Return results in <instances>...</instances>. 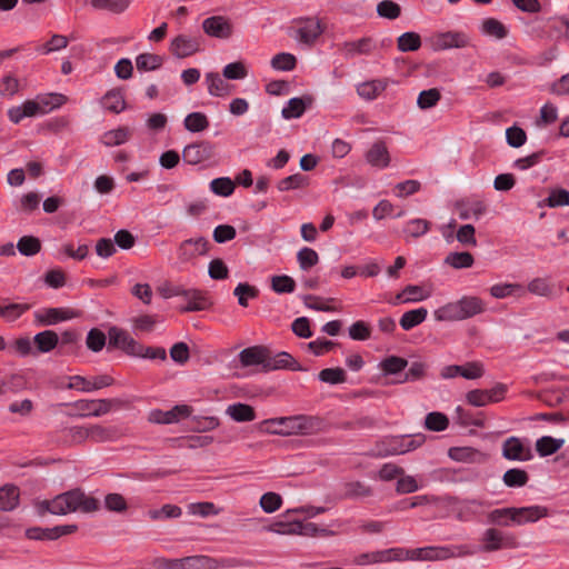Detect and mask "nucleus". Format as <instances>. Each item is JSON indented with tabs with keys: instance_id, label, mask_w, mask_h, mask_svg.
Here are the masks:
<instances>
[{
	"instance_id": "obj_1",
	"label": "nucleus",
	"mask_w": 569,
	"mask_h": 569,
	"mask_svg": "<svg viewBox=\"0 0 569 569\" xmlns=\"http://www.w3.org/2000/svg\"><path fill=\"white\" fill-rule=\"evenodd\" d=\"M99 508V501L87 496L80 489H74L54 497L52 500H42L37 503L39 515L50 512L52 515H67L81 510L92 512Z\"/></svg>"
},
{
	"instance_id": "obj_2",
	"label": "nucleus",
	"mask_w": 569,
	"mask_h": 569,
	"mask_svg": "<svg viewBox=\"0 0 569 569\" xmlns=\"http://www.w3.org/2000/svg\"><path fill=\"white\" fill-rule=\"evenodd\" d=\"M322 420L312 416H290L267 419L261 422V430L274 435H312L320 431Z\"/></svg>"
},
{
	"instance_id": "obj_3",
	"label": "nucleus",
	"mask_w": 569,
	"mask_h": 569,
	"mask_svg": "<svg viewBox=\"0 0 569 569\" xmlns=\"http://www.w3.org/2000/svg\"><path fill=\"white\" fill-rule=\"evenodd\" d=\"M486 303L475 296H463L461 299L448 302L435 310L437 321H461L486 311Z\"/></svg>"
},
{
	"instance_id": "obj_4",
	"label": "nucleus",
	"mask_w": 569,
	"mask_h": 569,
	"mask_svg": "<svg viewBox=\"0 0 569 569\" xmlns=\"http://www.w3.org/2000/svg\"><path fill=\"white\" fill-rule=\"evenodd\" d=\"M66 100L67 98L60 93L39 97L38 100H27L21 106L9 109L8 117L13 123H19L26 117L44 114L49 110L63 104Z\"/></svg>"
},
{
	"instance_id": "obj_5",
	"label": "nucleus",
	"mask_w": 569,
	"mask_h": 569,
	"mask_svg": "<svg viewBox=\"0 0 569 569\" xmlns=\"http://www.w3.org/2000/svg\"><path fill=\"white\" fill-rule=\"evenodd\" d=\"M202 47L203 37L201 34L180 33L171 40L169 51L176 58L183 59L202 51Z\"/></svg>"
},
{
	"instance_id": "obj_6",
	"label": "nucleus",
	"mask_w": 569,
	"mask_h": 569,
	"mask_svg": "<svg viewBox=\"0 0 569 569\" xmlns=\"http://www.w3.org/2000/svg\"><path fill=\"white\" fill-rule=\"evenodd\" d=\"M209 250V241L203 238H190L183 240L177 249V258L180 263L194 264L196 260L200 256L207 254Z\"/></svg>"
},
{
	"instance_id": "obj_7",
	"label": "nucleus",
	"mask_w": 569,
	"mask_h": 569,
	"mask_svg": "<svg viewBox=\"0 0 569 569\" xmlns=\"http://www.w3.org/2000/svg\"><path fill=\"white\" fill-rule=\"evenodd\" d=\"M480 548L485 552H492L505 548H513L516 540L512 535L506 533L498 528H488L480 538Z\"/></svg>"
},
{
	"instance_id": "obj_8",
	"label": "nucleus",
	"mask_w": 569,
	"mask_h": 569,
	"mask_svg": "<svg viewBox=\"0 0 569 569\" xmlns=\"http://www.w3.org/2000/svg\"><path fill=\"white\" fill-rule=\"evenodd\" d=\"M292 36L305 44H312L323 32L320 21L316 18L299 19L291 27Z\"/></svg>"
},
{
	"instance_id": "obj_9",
	"label": "nucleus",
	"mask_w": 569,
	"mask_h": 569,
	"mask_svg": "<svg viewBox=\"0 0 569 569\" xmlns=\"http://www.w3.org/2000/svg\"><path fill=\"white\" fill-rule=\"evenodd\" d=\"M120 405L118 399H82L73 402L71 406L79 410V417H101L111 411L112 407Z\"/></svg>"
},
{
	"instance_id": "obj_10",
	"label": "nucleus",
	"mask_w": 569,
	"mask_h": 569,
	"mask_svg": "<svg viewBox=\"0 0 569 569\" xmlns=\"http://www.w3.org/2000/svg\"><path fill=\"white\" fill-rule=\"evenodd\" d=\"M406 556L405 548H390L385 550H377L371 552L360 553L356 557L355 563L358 566H366L371 563H382L391 561H403Z\"/></svg>"
},
{
	"instance_id": "obj_11",
	"label": "nucleus",
	"mask_w": 569,
	"mask_h": 569,
	"mask_svg": "<svg viewBox=\"0 0 569 569\" xmlns=\"http://www.w3.org/2000/svg\"><path fill=\"white\" fill-rule=\"evenodd\" d=\"M501 455L510 461H529L533 457L530 446L518 437H509L502 442Z\"/></svg>"
},
{
	"instance_id": "obj_12",
	"label": "nucleus",
	"mask_w": 569,
	"mask_h": 569,
	"mask_svg": "<svg viewBox=\"0 0 569 569\" xmlns=\"http://www.w3.org/2000/svg\"><path fill=\"white\" fill-rule=\"evenodd\" d=\"M470 44V37L463 31L439 32L432 36L431 46L435 50L466 48Z\"/></svg>"
},
{
	"instance_id": "obj_13",
	"label": "nucleus",
	"mask_w": 569,
	"mask_h": 569,
	"mask_svg": "<svg viewBox=\"0 0 569 569\" xmlns=\"http://www.w3.org/2000/svg\"><path fill=\"white\" fill-rule=\"evenodd\" d=\"M426 438L421 433L392 437L387 441V455H403L419 448Z\"/></svg>"
},
{
	"instance_id": "obj_14",
	"label": "nucleus",
	"mask_w": 569,
	"mask_h": 569,
	"mask_svg": "<svg viewBox=\"0 0 569 569\" xmlns=\"http://www.w3.org/2000/svg\"><path fill=\"white\" fill-rule=\"evenodd\" d=\"M34 321L41 326H53L73 319L78 313L69 308H43L34 313Z\"/></svg>"
},
{
	"instance_id": "obj_15",
	"label": "nucleus",
	"mask_w": 569,
	"mask_h": 569,
	"mask_svg": "<svg viewBox=\"0 0 569 569\" xmlns=\"http://www.w3.org/2000/svg\"><path fill=\"white\" fill-rule=\"evenodd\" d=\"M191 408L187 405L174 406L171 410L162 411L154 409L150 411L148 420L153 423H174L182 418H187L191 415Z\"/></svg>"
},
{
	"instance_id": "obj_16",
	"label": "nucleus",
	"mask_w": 569,
	"mask_h": 569,
	"mask_svg": "<svg viewBox=\"0 0 569 569\" xmlns=\"http://www.w3.org/2000/svg\"><path fill=\"white\" fill-rule=\"evenodd\" d=\"M377 49L376 41L370 37H365L353 41L343 42L339 50L346 58H353L361 54H370Z\"/></svg>"
},
{
	"instance_id": "obj_17",
	"label": "nucleus",
	"mask_w": 569,
	"mask_h": 569,
	"mask_svg": "<svg viewBox=\"0 0 569 569\" xmlns=\"http://www.w3.org/2000/svg\"><path fill=\"white\" fill-rule=\"evenodd\" d=\"M547 515V508L541 506H528L520 508L513 507V526H523L526 523L537 522L539 519L546 517Z\"/></svg>"
},
{
	"instance_id": "obj_18",
	"label": "nucleus",
	"mask_w": 569,
	"mask_h": 569,
	"mask_svg": "<svg viewBox=\"0 0 569 569\" xmlns=\"http://www.w3.org/2000/svg\"><path fill=\"white\" fill-rule=\"evenodd\" d=\"M212 156V146L209 142H197L183 149V160L190 164H198Z\"/></svg>"
},
{
	"instance_id": "obj_19",
	"label": "nucleus",
	"mask_w": 569,
	"mask_h": 569,
	"mask_svg": "<svg viewBox=\"0 0 569 569\" xmlns=\"http://www.w3.org/2000/svg\"><path fill=\"white\" fill-rule=\"evenodd\" d=\"M183 298L187 300V306L182 308V311H202L208 309L212 302L207 292L198 289H186L183 291Z\"/></svg>"
},
{
	"instance_id": "obj_20",
	"label": "nucleus",
	"mask_w": 569,
	"mask_h": 569,
	"mask_svg": "<svg viewBox=\"0 0 569 569\" xmlns=\"http://www.w3.org/2000/svg\"><path fill=\"white\" fill-rule=\"evenodd\" d=\"M448 456L455 461L466 463H483L487 460L486 453L472 447H452Z\"/></svg>"
},
{
	"instance_id": "obj_21",
	"label": "nucleus",
	"mask_w": 569,
	"mask_h": 569,
	"mask_svg": "<svg viewBox=\"0 0 569 569\" xmlns=\"http://www.w3.org/2000/svg\"><path fill=\"white\" fill-rule=\"evenodd\" d=\"M203 31L211 37L226 39L231 34L230 23L221 16L207 18L202 22Z\"/></svg>"
},
{
	"instance_id": "obj_22",
	"label": "nucleus",
	"mask_w": 569,
	"mask_h": 569,
	"mask_svg": "<svg viewBox=\"0 0 569 569\" xmlns=\"http://www.w3.org/2000/svg\"><path fill=\"white\" fill-rule=\"evenodd\" d=\"M449 557V549L439 547H423L417 549H406V559L410 560H438Z\"/></svg>"
},
{
	"instance_id": "obj_23",
	"label": "nucleus",
	"mask_w": 569,
	"mask_h": 569,
	"mask_svg": "<svg viewBox=\"0 0 569 569\" xmlns=\"http://www.w3.org/2000/svg\"><path fill=\"white\" fill-rule=\"evenodd\" d=\"M239 360L242 367L262 365L266 369L268 349L261 346L246 348L239 353Z\"/></svg>"
},
{
	"instance_id": "obj_24",
	"label": "nucleus",
	"mask_w": 569,
	"mask_h": 569,
	"mask_svg": "<svg viewBox=\"0 0 569 569\" xmlns=\"http://www.w3.org/2000/svg\"><path fill=\"white\" fill-rule=\"evenodd\" d=\"M485 502L477 499L463 500L455 508L456 517L460 521H470L482 512Z\"/></svg>"
},
{
	"instance_id": "obj_25",
	"label": "nucleus",
	"mask_w": 569,
	"mask_h": 569,
	"mask_svg": "<svg viewBox=\"0 0 569 569\" xmlns=\"http://www.w3.org/2000/svg\"><path fill=\"white\" fill-rule=\"evenodd\" d=\"M312 98L309 96L301 98H291L287 106L282 109L281 114L284 119L300 118L306 109L311 106Z\"/></svg>"
},
{
	"instance_id": "obj_26",
	"label": "nucleus",
	"mask_w": 569,
	"mask_h": 569,
	"mask_svg": "<svg viewBox=\"0 0 569 569\" xmlns=\"http://www.w3.org/2000/svg\"><path fill=\"white\" fill-rule=\"evenodd\" d=\"M367 161L377 168H386L390 162V156L383 142L378 141L371 146L366 154Z\"/></svg>"
},
{
	"instance_id": "obj_27",
	"label": "nucleus",
	"mask_w": 569,
	"mask_h": 569,
	"mask_svg": "<svg viewBox=\"0 0 569 569\" xmlns=\"http://www.w3.org/2000/svg\"><path fill=\"white\" fill-rule=\"evenodd\" d=\"M204 81L210 96L226 97L230 94L231 86L227 83L218 72L206 73Z\"/></svg>"
},
{
	"instance_id": "obj_28",
	"label": "nucleus",
	"mask_w": 569,
	"mask_h": 569,
	"mask_svg": "<svg viewBox=\"0 0 569 569\" xmlns=\"http://www.w3.org/2000/svg\"><path fill=\"white\" fill-rule=\"evenodd\" d=\"M226 413L237 422H249L256 419L254 409L250 405L242 402L229 405Z\"/></svg>"
},
{
	"instance_id": "obj_29",
	"label": "nucleus",
	"mask_w": 569,
	"mask_h": 569,
	"mask_svg": "<svg viewBox=\"0 0 569 569\" xmlns=\"http://www.w3.org/2000/svg\"><path fill=\"white\" fill-rule=\"evenodd\" d=\"M387 88V81L383 79H375L366 81L357 87L358 94L367 100L376 99Z\"/></svg>"
},
{
	"instance_id": "obj_30",
	"label": "nucleus",
	"mask_w": 569,
	"mask_h": 569,
	"mask_svg": "<svg viewBox=\"0 0 569 569\" xmlns=\"http://www.w3.org/2000/svg\"><path fill=\"white\" fill-rule=\"evenodd\" d=\"M132 136L129 127H119L103 133L101 141L107 147L120 146L126 143Z\"/></svg>"
},
{
	"instance_id": "obj_31",
	"label": "nucleus",
	"mask_w": 569,
	"mask_h": 569,
	"mask_svg": "<svg viewBox=\"0 0 569 569\" xmlns=\"http://www.w3.org/2000/svg\"><path fill=\"white\" fill-rule=\"evenodd\" d=\"M430 227H431V222L426 219H421V218L411 219L406 222V224L402 229V234H403L405 239L419 238V237H422L423 234H426L430 230Z\"/></svg>"
},
{
	"instance_id": "obj_32",
	"label": "nucleus",
	"mask_w": 569,
	"mask_h": 569,
	"mask_svg": "<svg viewBox=\"0 0 569 569\" xmlns=\"http://www.w3.org/2000/svg\"><path fill=\"white\" fill-rule=\"evenodd\" d=\"M480 30L483 34L498 40L506 38L509 32L508 28L495 18H486L481 22Z\"/></svg>"
},
{
	"instance_id": "obj_33",
	"label": "nucleus",
	"mask_w": 569,
	"mask_h": 569,
	"mask_svg": "<svg viewBox=\"0 0 569 569\" xmlns=\"http://www.w3.org/2000/svg\"><path fill=\"white\" fill-rule=\"evenodd\" d=\"M513 507L493 509L487 513V522L499 527L513 526Z\"/></svg>"
},
{
	"instance_id": "obj_34",
	"label": "nucleus",
	"mask_w": 569,
	"mask_h": 569,
	"mask_svg": "<svg viewBox=\"0 0 569 569\" xmlns=\"http://www.w3.org/2000/svg\"><path fill=\"white\" fill-rule=\"evenodd\" d=\"M428 310L426 308H418L409 310L400 318V326L403 330L409 331L426 320Z\"/></svg>"
},
{
	"instance_id": "obj_35",
	"label": "nucleus",
	"mask_w": 569,
	"mask_h": 569,
	"mask_svg": "<svg viewBox=\"0 0 569 569\" xmlns=\"http://www.w3.org/2000/svg\"><path fill=\"white\" fill-rule=\"evenodd\" d=\"M296 363L295 359L288 352H279L278 355L271 357L268 351V361L266 363V370H278V369H292L297 370L298 368L293 365Z\"/></svg>"
},
{
	"instance_id": "obj_36",
	"label": "nucleus",
	"mask_w": 569,
	"mask_h": 569,
	"mask_svg": "<svg viewBox=\"0 0 569 569\" xmlns=\"http://www.w3.org/2000/svg\"><path fill=\"white\" fill-rule=\"evenodd\" d=\"M103 107L114 113H120L126 108V101L120 89L108 91L102 98Z\"/></svg>"
},
{
	"instance_id": "obj_37",
	"label": "nucleus",
	"mask_w": 569,
	"mask_h": 569,
	"mask_svg": "<svg viewBox=\"0 0 569 569\" xmlns=\"http://www.w3.org/2000/svg\"><path fill=\"white\" fill-rule=\"evenodd\" d=\"M33 342L38 351L49 352L57 347L59 342V337L54 331L46 330L37 333L33 338Z\"/></svg>"
},
{
	"instance_id": "obj_38",
	"label": "nucleus",
	"mask_w": 569,
	"mask_h": 569,
	"mask_svg": "<svg viewBox=\"0 0 569 569\" xmlns=\"http://www.w3.org/2000/svg\"><path fill=\"white\" fill-rule=\"evenodd\" d=\"M19 502V489L14 486L0 488V510L11 511Z\"/></svg>"
},
{
	"instance_id": "obj_39",
	"label": "nucleus",
	"mask_w": 569,
	"mask_h": 569,
	"mask_svg": "<svg viewBox=\"0 0 569 569\" xmlns=\"http://www.w3.org/2000/svg\"><path fill=\"white\" fill-rule=\"evenodd\" d=\"M118 436L119 432L116 427H104L101 425L90 426V440L93 442L113 441Z\"/></svg>"
},
{
	"instance_id": "obj_40",
	"label": "nucleus",
	"mask_w": 569,
	"mask_h": 569,
	"mask_svg": "<svg viewBox=\"0 0 569 569\" xmlns=\"http://www.w3.org/2000/svg\"><path fill=\"white\" fill-rule=\"evenodd\" d=\"M565 443L563 439H556L549 436L541 437L536 442V449L541 457L557 452Z\"/></svg>"
},
{
	"instance_id": "obj_41",
	"label": "nucleus",
	"mask_w": 569,
	"mask_h": 569,
	"mask_svg": "<svg viewBox=\"0 0 569 569\" xmlns=\"http://www.w3.org/2000/svg\"><path fill=\"white\" fill-rule=\"evenodd\" d=\"M529 476L527 471L511 468L503 473L502 481L509 488H519L527 485Z\"/></svg>"
},
{
	"instance_id": "obj_42",
	"label": "nucleus",
	"mask_w": 569,
	"mask_h": 569,
	"mask_svg": "<svg viewBox=\"0 0 569 569\" xmlns=\"http://www.w3.org/2000/svg\"><path fill=\"white\" fill-rule=\"evenodd\" d=\"M184 128L191 132H201L209 127V120L202 112H191L183 121Z\"/></svg>"
},
{
	"instance_id": "obj_43",
	"label": "nucleus",
	"mask_w": 569,
	"mask_h": 569,
	"mask_svg": "<svg viewBox=\"0 0 569 569\" xmlns=\"http://www.w3.org/2000/svg\"><path fill=\"white\" fill-rule=\"evenodd\" d=\"M372 495V490L369 486L360 481H351L343 485V497L345 498H363Z\"/></svg>"
},
{
	"instance_id": "obj_44",
	"label": "nucleus",
	"mask_w": 569,
	"mask_h": 569,
	"mask_svg": "<svg viewBox=\"0 0 569 569\" xmlns=\"http://www.w3.org/2000/svg\"><path fill=\"white\" fill-rule=\"evenodd\" d=\"M397 47L401 52L417 51L421 47V38L416 32H405L397 39Z\"/></svg>"
},
{
	"instance_id": "obj_45",
	"label": "nucleus",
	"mask_w": 569,
	"mask_h": 569,
	"mask_svg": "<svg viewBox=\"0 0 569 569\" xmlns=\"http://www.w3.org/2000/svg\"><path fill=\"white\" fill-rule=\"evenodd\" d=\"M309 183V179L307 176L301 173H295L292 176L286 177L278 182L279 191H290L295 189H301L307 187Z\"/></svg>"
},
{
	"instance_id": "obj_46",
	"label": "nucleus",
	"mask_w": 569,
	"mask_h": 569,
	"mask_svg": "<svg viewBox=\"0 0 569 569\" xmlns=\"http://www.w3.org/2000/svg\"><path fill=\"white\" fill-rule=\"evenodd\" d=\"M473 261L472 254L467 251L451 252L445 259V262L455 269L470 268Z\"/></svg>"
},
{
	"instance_id": "obj_47",
	"label": "nucleus",
	"mask_w": 569,
	"mask_h": 569,
	"mask_svg": "<svg viewBox=\"0 0 569 569\" xmlns=\"http://www.w3.org/2000/svg\"><path fill=\"white\" fill-rule=\"evenodd\" d=\"M17 249L23 256L31 257L37 254L41 249V242L32 236H23L17 243Z\"/></svg>"
},
{
	"instance_id": "obj_48",
	"label": "nucleus",
	"mask_w": 569,
	"mask_h": 569,
	"mask_svg": "<svg viewBox=\"0 0 569 569\" xmlns=\"http://www.w3.org/2000/svg\"><path fill=\"white\" fill-rule=\"evenodd\" d=\"M162 57L153 53H141L136 59L138 70L151 71L162 66Z\"/></svg>"
},
{
	"instance_id": "obj_49",
	"label": "nucleus",
	"mask_w": 569,
	"mask_h": 569,
	"mask_svg": "<svg viewBox=\"0 0 569 569\" xmlns=\"http://www.w3.org/2000/svg\"><path fill=\"white\" fill-rule=\"evenodd\" d=\"M528 291L539 297H551L553 286L547 278H535L528 283Z\"/></svg>"
},
{
	"instance_id": "obj_50",
	"label": "nucleus",
	"mask_w": 569,
	"mask_h": 569,
	"mask_svg": "<svg viewBox=\"0 0 569 569\" xmlns=\"http://www.w3.org/2000/svg\"><path fill=\"white\" fill-rule=\"evenodd\" d=\"M319 379L330 385L343 383L347 380L346 371L342 368H327L319 372Z\"/></svg>"
},
{
	"instance_id": "obj_51",
	"label": "nucleus",
	"mask_w": 569,
	"mask_h": 569,
	"mask_svg": "<svg viewBox=\"0 0 569 569\" xmlns=\"http://www.w3.org/2000/svg\"><path fill=\"white\" fill-rule=\"evenodd\" d=\"M131 0H91L92 7L100 10H109L114 13L123 12Z\"/></svg>"
},
{
	"instance_id": "obj_52",
	"label": "nucleus",
	"mask_w": 569,
	"mask_h": 569,
	"mask_svg": "<svg viewBox=\"0 0 569 569\" xmlns=\"http://www.w3.org/2000/svg\"><path fill=\"white\" fill-rule=\"evenodd\" d=\"M210 190L222 197H229L234 191V182L227 177L216 178L210 182Z\"/></svg>"
},
{
	"instance_id": "obj_53",
	"label": "nucleus",
	"mask_w": 569,
	"mask_h": 569,
	"mask_svg": "<svg viewBox=\"0 0 569 569\" xmlns=\"http://www.w3.org/2000/svg\"><path fill=\"white\" fill-rule=\"evenodd\" d=\"M181 569H212V559L207 556L181 558Z\"/></svg>"
},
{
	"instance_id": "obj_54",
	"label": "nucleus",
	"mask_w": 569,
	"mask_h": 569,
	"mask_svg": "<svg viewBox=\"0 0 569 569\" xmlns=\"http://www.w3.org/2000/svg\"><path fill=\"white\" fill-rule=\"evenodd\" d=\"M271 288L277 293H291L296 289L295 280L286 274L273 276L271 278Z\"/></svg>"
},
{
	"instance_id": "obj_55",
	"label": "nucleus",
	"mask_w": 569,
	"mask_h": 569,
	"mask_svg": "<svg viewBox=\"0 0 569 569\" xmlns=\"http://www.w3.org/2000/svg\"><path fill=\"white\" fill-rule=\"evenodd\" d=\"M449 420L446 415L441 412H430L426 416L425 426L432 431H443L448 428Z\"/></svg>"
},
{
	"instance_id": "obj_56",
	"label": "nucleus",
	"mask_w": 569,
	"mask_h": 569,
	"mask_svg": "<svg viewBox=\"0 0 569 569\" xmlns=\"http://www.w3.org/2000/svg\"><path fill=\"white\" fill-rule=\"evenodd\" d=\"M258 293L259 291L256 287L250 286L249 283L246 282L239 283L233 290V295L238 298V303L241 307H247L248 299L256 298Z\"/></svg>"
},
{
	"instance_id": "obj_57",
	"label": "nucleus",
	"mask_w": 569,
	"mask_h": 569,
	"mask_svg": "<svg viewBox=\"0 0 569 569\" xmlns=\"http://www.w3.org/2000/svg\"><path fill=\"white\" fill-rule=\"evenodd\" d=\"M408 365V361L401 357L390 356L381 362V369L387 375L401 372Z\"/></svg>"
},
{
	"instance_id": "obj_58",
	"label": "nucleus",
	"mask_w": 569,
	"mask_h": 569,
	"mask_svg": "<svg viewBox=\"0 0 569 569\" xmlns=\"http://www.w3.org/2000/svg\"><path fill=\"white\" fill-rule=\"evenodd\" d=\"M441 94L438 89L432 88L423 90L419 93L417 104L420 109H429L435 107L440 100Z\"/></svg>"
},
{
	"instance_id": "obj_59",
	"label": "nucleus",
	"mask_w": 569,
	"mask_h": 569,
	"mask_svg": "<svg viewBox=\"0 0 569 569\" xmlns=\"http://www.w3.org/2000/svg\"><path fill=\"white\" fill-rule=\"evenodd\" d=\"M222 76L229 80H240L248 76V71L243 62L237 61L224 66Z\"/></svg>"
},
{
	"instance_id": "obj_60",
	"label": "nucleus",
	"mask_w": 569,
	"mask_h": 569,
	"mask_svg": "<svg viewBox=\"0 0 569 569\" xmlns=\"http://www.w3.org/2000/svg\"><path fill=\"white\" fill-rule=\"evenodd\" d=\"M297 259L300 268L308 270L318 263L319 256L313 249L305 247L298 252Z\"/></svg>"
},
{
	"instance_id": "obj_61",
	"label": "nucleus",
	"mask_w": 569,
	"mask_h": 569,
	"mask_svg": "<svg viewBox=\"0 0 569 569\" xmlns=\"http://www.w3.org/2000/svg\"><path fill=\"white\" fill-rule=\"evenodd\" d=\"M86 345L91 351L99 352L106 345V335L101 330L93 328L87 335Z\"/></svg>"
},
{
	"instance_id": "obj_62",
	"label": "nucleus",
	"mask_w": 569,
	"mask_h": 569,
	"mask_svg": "<svg viewBox=\"0 0 569 569\" xmlns=\"http://www.w3.org/2000/svg\"><path fill=\"white\" fill-rule=\"evenodd\" d=\"M377 12L382 18L393 20L400 16L401 9L398 3L391 0H383L377 4Z\"/></svg>"
},
{
	"instance_id": "obj_63",
	"label": "nucleus",
	"mask_w": 569,
	"mask_h": 569,
	"mask_svg": "<svg viewBox=\"0 0 569 569\" xmlns=\"http://www.w3.org/2000/svg\"><path fill=\"white\" fill-rule=\"evenodd\" d=\"M507 143L512 148H520L527 141V134L523 129L512 126L506 130Z\"/></svg>"
},
{
	"instance_id": "obj_64",
	"label": "nucleus",
	"mask_w": 569,
	"mask_h": 569,
	"mask_svg": "<svg viewBox=\"0 0 569 569\" xmlns=\"http://www.w3.org/2000/svg\"><path fill=\"white\" fill-rule=\"evenodd\" d=\"M549 208H557L569 204V191L562 188L553 189L546 199Z\"/></svg>"
}]
</instances>
